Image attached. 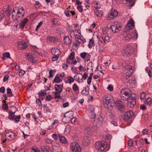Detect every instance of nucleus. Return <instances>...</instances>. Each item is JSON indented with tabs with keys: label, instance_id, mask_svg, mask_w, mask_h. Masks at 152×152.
<instances>
[{
	"label": "nucleus",
	"instance_id": "obj_21",
	"mask_svg": "<svg viewBox=\"0 0 152 152\" xmlns=\"http://www.w3.org/2000/svg\"><path fill=\"white\" fill-rule=\"evenodd\" d=\"M58 137L60 141L62 143L67 144L68 143L66 139L64 136L58 135Z\"/></svg>",
	"mask_w": 152,
	"mask_h": 152
},
{
	"label": "nucleus",
	"instance_id": "obj_41",
	"mask_svg": "<svg viewBox=\"0 0 152 152\" xmlns=\"http://www.w3.org/2000/svg\"><path fill=\"white\" fill-rule=\"evenodd\" d=\"M70 11H69V10L68 8H67L66 9V10L65 11L64 13L66 15L67 17H70V15L69 14V12Z\"/></svg>",
	"mask_w": 152,
	"mask_h": 152
},
{
	"label": "nucleus",
	"instance_id": "obj_42",
	"mask_svg": "<svg viewBox=\"0 0 152 152\" xmlns=\"http://www.w3.org/2000/svg\"><path fill=\"white\" fill-rule=\"evenodd\" d=\"M94 43V40L92 39H90L89 42V43L88 45L89 48H91L92 47V46L93 45Z\"/></svg>",
	"mask_w": 152,
	"mask_h": 152
},
{
	"label": "nucleus",
	"instance_id": "obj_38",
	"mask_svg": "<svg viewBox=\"0 0 152 152\" xmlns=\"http://www.w3.org/2000/svg\"><path fill=\"white\" fill-rule=\"evenodd\" d=\"M110 36L107 35L105 36L104 38V43L106 44L109 41Z\"/></svg>",
	"mask_w": 152,
	"mask_h": 152
},
{
	"label": "nucleus",
	"instance_id": "obj_6",
	"mask_svg": "<svg viewBox=\"0 0 152 152\" xmlns=\"http://www.w3.org/2000/svg\"><path fill=\"white\" fill-rule=\"evenodd\" d=\"M110 29H111L113 32L116 33L121 30V27L120 23L116 22L111 23Z\"/></svg>",
	"mask_w": 152,
	"mask_h": 152
},
{
	"label": "nucleus",
	"instance_id": "obj_15",
	"mask_svg": "<svg viewBox=\"0 0 152 152\" xmlns=\"http://www.w3.org/2000/svg\"><path fill=\"white\" fill-rule=\"evenodd\" d=\"M7 14V15H10V12L6 9L2 10L0 12V20L4 17L5 15Z\"/></svg>",
	"mask_w": 152,
	"mask_h": 152
},
{
	"label": "nucleus",
	"instance_id": "obj_34",
	"mask_svg": "<svg viewBox=\"0 0 152 152\" xmlns=\"http://www.w3.org/2000/svg\"><path fill=\"white\" fill-rule=\"evenodd\" d=\"M115 113L113 111H111L109 113V117L112 119H114L115 116Z\"/></svg>",
	"mask_w": 152,
	"mask_h": 152
},
{
	"label": "nucleus",
	"instance_id": "obj_25",
	"mask_svg": "<svg viewBox=\"0 0 152 152\" xmlns=\"http://www.w3.org/2000/svg\"><path fill=\"white\" fill-rule=\"evenodd\" d=\"M62 85L56 84L55 85V89L56 91H58L60 93H61L62 91Z\"/></svg>",
	"mask_w": 152,
	"mask_h": 152
},
{
	"label": "nucleus",
	"instance_id": "obj_14",
	"mask_svg": "<svg viewBox=\"0 0 152 152\" xmlns=\"http://www.w3.org/2000/svg\"><path fill=\"white\" fill-rule=\"evenodd\" d=\"M134 21L132 19H130L128 22L127 26L124 29L125 31H128L129 29H132L134 26Z\"/></svg>",
	"mask_w": 152,
	"mask_h": 152
},
{
	"label": "nucleus",
	"instance_id": "obj_12",
	"mask_svg": "<svg viewBox=\"0 0 152 152\" xmlns=\"http://www.w3.org/2000/svg\"><path fill=\"white\" fill-rule=\"evenodd\" d=\"M134 116L133 112L132 111H129L126 112L124 115V119L126 121L130 120Z\"/></svg>",
	"mask_w": 152,
	"mask_h": 152
},
{
	"label": "nucleus",
	"instance_id": "obj_30",
	"mask_svg": "<svg viewBox=\"0 0 152 152\" xmlns=\"http://www.w3.org/2000/svg\"><path fill=\"white\" fill-rule=\"evenodd\" d=\"M90 142V140L88 139L87 137L83 140L82 143L84 146H86L89 144Z\"/></svg>",
	"mask_w": 152,
	"mask_h": 152
},
{
	"label": "nucleus",
	"instance_id": "obj_54",
	"mask_svg": "<svg viewBox=\"0 0 152 152\" xmlns=\"http://www.w3.org/2000/svg\"><path fill=\"white\" fill-rule=\"evenodd\" d=\"M3 56H5L7 58H10V54L8 52H6L3 54Z\"/></svg>",
	"mask_w": 152,
	"mask_h": 152
},
{
	"label": "nucleus",
	"instance_id": "obj_7",
	"mask_svg": "<svg viewBox=\"0 0 152 152\" xmlns=\"http://www.w3.org/2000/svg\"><path fill=\"white\" fill-rule=\"evenodd\" d=\"M70 148L72 152H80L81 150L79 145L76 142L71 143Z\"/></svg>",
	"mask_w": 152,
	"mask_h": 152
},
{
	"label": "nucleus",
	"instance_id": "obj_37",
	"mask_svg": "<svg viewBox=\"0 0 152 152\" xmlns=\"http://www.w3.org/2000/svg\"><path fill=\"white\" fill-rule=\"evenodd\" d=\"M95 109L93 105H90L89 106L88 110L90 113H91L93 112Z\"/></svg>",
	"mask_w": 152,
	"mask_h": 152
},
{
	"label": "nucleus",
	"instance_id": "obj_51",
	"mask_svg": "<svg viewBox=\"0 0 152 152\" xmlns=\"http://www.w3.org/2000/svg\"><path fill=\"white\" fill-rule=\"evenodd\" d=\"M39 94L42 96H44L46 94V91L45 90H42L40 91Z\"/></svg>",
	"mask_w": 152,
	"mask_h": 152
},
{
	"label": "nucleus",
	"instance_id": "obj_46",
	"mask_svg": "<svg viewBox=\"0 0 152 152\" xmlns=\"http://www.w3.org/2000/svg\"><path fill=\"white\" fill-rule=\"evenodd\" d=\"M92 78V75L90 76L87 79V82L88 85H90L91 82Z\"/></svg>",
	"mask_w": 152,
	"mask_h": 152
},
{
	"label": "nucleus",
	"instance_id": "obj_27",
	"mask_svg": "<svg viewBox=\"0 0 152 152\" xmlns=\"http://www.w3.org/2000/svg\"><path fill=\"white\" fill-rule=\"evenodd\" d=\"M84 132L85 133L90 135L91 133L92 130L89 127L86 126L84 127Z\"/></svg>",
	"mask_w": 152,
	"mask_h": 152
},
{
	"label": "nucleus",
	"instance_id": "obj_35",
	"mask_svg": "<svg viewBox=\"0 0 152 152\" xmlns=\"http://www.w3.org/2000/svg\"><path fill=\"white\" fill-rule=\"evenodd\" d=\"M7 94L8 95V96L9 97H11L13 96V94L12 93L11 89L9 88L7 89Z\"/></svg>",
	"mask_w": 152,
	"mask_h": 152
},
{
	"label": "nucleus",
	"instance_id": "obj_55",
	"mask_svg": "<svg viewBox=\"0 0 152 152\" xmlns=\"http://www.w3.org/2000/svg\"><path fill=\"white\" fill-rule=\"evenodd\" d=\"M87 53H86L84 52L80 54V56L83 59H84L85 58L86 56L87 55Z\"/></svg>",
	"mask_w": 152,
	"mask_h": 152
},
{
	"label": "nucleus",
	"instance_id": "obj_29",
	"mask_svg": "<svg viewBox=\"0 0 152 152\" xmlns=\"http://www.w3.org/2000/svg\"><path fill=\"white\" fill-rule=\"evenodd\" d=\"M64 41L65 43L68 45H70L71 43V41L68 37H64Z\"/></svg>",
	"mask_w": 152,
	"mask_h": 152
},
{
	"label": "nucleus",
	"instance_id": "obj_59",
	"mask_svg": "<svg viewBox=\"0 0 152 152\" xmlns=\"http://www.w3.org/2000/svg\"><path fill=\"white\" fill-rule=\"evenodd\" d=\"M49 77L51 78L53 76V70L52 69H51L49 71Z\"/></svg>",
	"mask_w": 152,
	"mask_h": 152
},
{
	"label": "nucleus",
	"instance_id": "obj_62",
	"mask_svg": "<svg viewBox=\"0 0 152 152\" xmlns=\"http://www.w3.org/2000/svg\"><path fill=\"white\" fill-rule=\"evenodd\" d=\"M43 22L42 21H40L39 23H38V25H37L36 26V30L37 31L38 30V29L39 28L40 26L42 24Z\"/></svg>",
	"mask_w": 152,
	"mask_h": 152
},
{
	"label": "nucleus",
	"instance_id": "obj_9",
	"mask_svg": "<svg viewBox=\"0 0 152 152\" xmlns=\"http://www.w3.org/2000/svg\"><path fill=\"white\" fill-rule=\"evenodd\" d=\"M73 115L72 112H69L66 113L62 119V121L64 123H66L68 121L70 120V119L73 117Z\"/></svg>",
	"mask_w": 152,
	"mask_h": 152
},
{
	"label": "nucleus",
	"instance_id": "obj_11",
	"mask_svg": "<svg viewBox=\"0 0 152 152\" xmlns=\"http://www.w3.org/2000/svg\"><path fill=\"white\" fill-rule=\"evenodd\" d=\"M133 72L132 68V67L130 66L129 67L125 69L124 76L126 79H128L132 76Z\"/></svg>",
	"mask_w": 152,
	"mask_h": 152
},
{
	"label": "nucleus",
	"instance_id": "obj_45",
	"mask_svg": "<svg viewBox=\"0 0 152 152\" xmlns=\"http://www.w3.org/2000/svg\"><path fill=\"white\" fill-rule=\"evenodd\" d=\"M72 88L75 91H77L78 90V87L77 86V85L75 83L73 85Z\"/></svg>",
	"mask_w": 152,
	"mask_h": 152
},
{
	"label": "nucleus",
	"instance_id": "obj_8",
	"mask_svg": "<svg viewBox=\"0 0 152 152\" xmlns=\"http://www.w3.org/2000/svg\"><path fill=\"white\" fill-rule=\"evenodd\" d=\"M132 51V48L130 46L126 45L122 51L123 55L125 57L130 56Z\"/></svg>",
	"mask_w": 152,
	"mask_h": 152
},
{
	"label": "nucleus",
	"instance_id": "obj_33",
	"mask_svg": "<svg viewBox=\"0 0 152 152\" xmlns=\"http://www.w3.org/2000/svg\"><path fill=\"white\" fill-rule=\"evenodd\" d=\"M61 82V80L60 78L56 76L54 79L53 83H59Z\"/></svg>",
	"mask_w": 152,
	"mask_h": 152
},
{
	"label": "nucleus",
	"instance_id": "obj_16",
	"mask_svg": "<svg viewBox=\"0 0 152 152\" xmlns=\"http://www.w3.org/2000/svg\"><path fill=\"white\" fill-rule=\"evenodd\" d=\"M118 14V12L116 10H112L111 11L108 17L109 16V18H110V19H113L117 16Z\"/></svg>",
	"mask_w": 152,
	"mask_h": 152
},
{
	"label": "nucleus",
	"instance_id": "obj_63",
	"mask_svg": "<svg viewBox=\"0 0 152 152\" xmlns=\"http://www.w3.org/2000/svg\"><path fill=\"white\" fill-rule=\"evenodd\" d=\"M9 77V75H6L3 78V81L4 82L6 81L8 79Z\"/></svg>",
	"mask_w": 152,
	"mask_h": 152
},
{
	"label": "nucleus",
	"instance_id": "obj_32",
	"mask_svg": "<svg viewBox=\"0 0 152 152\" xmlns=\"http://www.w3.org/2000/svg\"><path fill=\"white\" fill-rule=\"evenodd\" d=\"M96 15L98 17H101L103 15V12L101 10H97L95 12Z\"/></svg>",
	"mask_w": 152,
	"mask_h": 152
},
{
	"label": "nucleus",
	"instance_id": "obj_4",
	"mask_svg": "<svg viewBox=\"0 0 152 152\" xmlns=\"http://www.w3.org/2000/svg\"><path fill=\"white\" fill-rule=\"evenodd\" d=\"M107 143L104 141L97 142L95 144L96 148L99 151H103L107 146Z\"/></svg>",
	"mask_w": 152,
	"mask_h": 152
},
{
	"label": "nucleus",
	"instance_id": "obj_22",
	"mask_svg": "<svg viewBox=\"0 0 152 152\" xmlns=\"http://www.w3.org/2000/svg\"><path fill=\"white\" fill-rule=\"evenodd\" d=\"M130 86L132 88L134 87L136 84L135 78L134 77H132L131 79L129 80Z\"/></svg>",
	"mask_w": 152,
	"mask_h": 152
},
{
	"label": "nucleus",
	"instance_id": "obj_52",
	"mask_svg": "<svg viewBox=\"0 0 152 152\" xmlns=\"http://www.w3.org/2000/svg\"><path fill=\"white\" fill-rule=\"evenodd\" d=\"M52 136L55 141H57L58 140V137L56 134H53Z\"/></svg>",
	"mask_w": 152,
	"mask_h": 152
},
{
	"label": "nucleus",
	"instance_id": "obj_17",
	"mask_svg": "<svg viewBox=\"0 0 152 152\" xmlns=\"http://www.w3.org/2000/svg\"><path fill=\"white\" fill-rule=\"evenodd\" d=\"M18 48L19 50L25 49L28 46L26 42L24 41L20 42L18 44Z\"/></svg>",
	"mask_w": 152,
	"mask_h": 152
},
{
	"label": "nucleus",
	"instance_id": "obj_61",
	"mask_svg": "<svg viewBox=\"0 0 152 152\" xmlns=\"http://www.w3.org/2000/svg\"><path fill=\"white\" fill-rule=\"evenodd\" d=\"M107 89L110 91H113V87L111 85H109L107 88Z\"/></svg>",
	"mask_w": 152,
	"mask_h": 152
},
{
	"label": "nucleus",
	"instance_id": "obj_20",
	"mask_svg": "<svg viewBox=\"0 0 152 152\" xmlns=\"http://www.w3.org/2000/svg\"><path fill=\"white\" fill-rule=\"evenodd\" d=\"M102 118H98L96 120H94V124L95 126H99L102 124Z\"/></svg>",
	"mask_w": 152,
	"mask_h": 152
},
{
	"label": "nucleus",
	"instance_id": "obj_2",
	"mask_svg": "<svg viewBox=\"0 0 152 152\" xmlns=\"http://www.w3.org/2000/svg\"><path fill=\"white\" fill-rule=\"evenodd\" d=\"M103 104L107 108L114 106V100L113 97L109 95L104 96L103 98Z\"/></svg>",
	"mask_w": 152,
	"mask_h": 152
},
{
	"label": "nucleus",
	"instance_id": "obj_39",
	"mask_svg": "<svg viewBox=\"0 0 152 152\" xmlns=\"http://www.w3.org/2000/svg\"><path fill=\"white\" fill-rule=\"evenodd\" d=\"M140 99L141 100H143L146 97V94L144 92H142L140 95Z\"/></svg>",
	"mask_w": 152,
	"mask_h": 152
},
{
	"label": "nucleus",
	"instance_id": "obj_10",
	"mask_svg": "<svg viewBox=\"0 0 152 152\" xmlns=\"http://www.w3.org/2000/svg\"><path fill=\"white\" fill-rule=\"evenodd\" d=\"M135 36H136L137 38V33L135 31H134V32H130L126 35H125L124 37L125 39L129 40L134 38Z\"/></svg>",
	"mask_w": 152,
	"mask_h": 152
},
{
	"label": "nucleus",
	"instance_id": "obj_36",
	"mask_svg": "<svg viewBox=\"0 0 152 152\" xmlns=\"http://www.w3.org/2000/svg\"><path fill=\"white\" fill-rule=\"evenodd\" d=\"M151 98H148L146 99L145 101V104L150 105L151 104Z\"/></svg>",
	"mask_w": 152,
	"mask_h": 152
},
{
	"label": "nucleus",
	"instance_id": "obj_57",
	"mask_svg": "<svg viewBox=\"0 0 152 152\" xmlns=\"http://www.w3.org/2000/svg\"><path fill=\"white\" fill-rule=\"evenodd\" d=\"M68 65L66 63H65L62 65V67L64 69H66L68 67Z\"/></svg>",
	"mask_w": 152,
	"mask_h": 152
},
{
	"label": "nucleus",
	"instance_id": "obj_60",
	"mask_svg": "<svg viewBox=\"0 0 152 152\" xmlns=\"http://www.w3.org/2000/svg\"><path fill=\"white\" fill-rule=\"evenodd\" d=\"M20 115H19L16 116L15 118V121L17 122H18L19 121L20 119Z\"/></svg>",
	"mask_w": 152,
	"mask_h": 152
},
{
	"label": "nucleus",
	"instance_id": "obj_5",
	"mask_svg": "<svg viewBox=\"0 0 152 152\" xmlns=\"http://www.w3.org/2000/svg\"><path fill=\"white\" fill-rule=\"evenodd\" d=\"M114 106H115L117 109L121 112H125L126 110V108L123 103L119 100L114 101Z\"/></svg>",
	"mask_w": 152,
	"mask_h": 152
},
{
	"label": "nucleus",
	"instance_id": "obj_48",
	"mask_svg": "<svg viewBox=\"0 0 152 152\" xmlns=\"http://www.w3.org/2000/svg\"><path fill=\"white\" fill-rule=\"evenodd\" d=\"M123 3L129 4L132 2L133 0H121Z\"/></svg>",
	"mask_w": 152,
	"mask_h": 152
},
{
	"label": "nucleus",
	"instance_id": "obj_3",
	"mask_svg": "<svg viewBox=\"0 0 152 152\" xmlns=\"http://www.w3.org/2000/svg\"><path fill=\"white\" fill-rule=\"evenodd\" d=\"M127 101V105L129 108L133 107L136 103V95L134 94H130L127 98H125Z\"/></svg>",
	"mask_w": 152,
	"mask_h": 152
},
{
	"label": "nucleus",
	"instance_id": "obj_49",
	"mask_svg": "<svg viewBox=\"0 0 152 152\" xmlns=\"http://www.w3.org/2000/svg\"><path fill=\"white\" fill-rule=\"evenodd\" d=\"M18 25H19V28L22 29L23 28L26 24H25L24 23L21 22L20 23H19Z\"/></svg>",
	"mask_w": 152,
	"mask_h": 152
},
{
	"label": "nucleus",
	"instance_id": "obj_40",
	"mask_svg": "<svg viewBox=\"0 0 152 152\" xmlns=\"http://www.w3.org/2000/svg\"><path fill=\"white\" fill-rule=\"evenodd\" d=\"M75 56V53L74 52H72L69 55V60H72L74 59Z\"/></svg>",
	"mask_w": 152,
	"mask_h": 152
},
{
	"label": "nucleus",
	"instance_id": "obj_43",
	"mask_svg": "<svg viewBox=\"0 0 152 152\" xmlns=\"http://www.w3.org/2000/svg\"><path fill=\"white\" fill-rule=\"evenodd\" d=\"M36 102L39 106L40 107L42 106L41 102L39 99H37L36 100Z\"/></svg>",
	"mask_w": 152,
	"mask_h": 152
},
{
	"label": "nucleus",
	"instance_id": "obj_50",
	"mask_svg": "<svg viewBox=\"0 0 152 152\" xmlns=\"http://www.w3.org/2000/svg\"><path fill=\"white\" fill-rule=\"evenodd\" d=\"M60 93L58 92H56L54 94L55 98L56 99H59L60 97Z\"/></svg>",
	"mask_w": 152,
	"mask_h": 152
},
{
	"label": "nucleus",
	"instance_id": "obj_28",
	"mask_svg": "<svg viewBox=\"0 0 152 152\" xmlns=\"http://www.w3.org/2000/svg\"><path fill=\"white\" fill-rule=\"evenodd\" d=\"M15 112H13L12 111H10L9 114L8 118L11 120H14V118L15 117Z\"/></svg>",
	"mask_w": 152,
	"mask_h": 152
},
{
	"label": "nucleus",
	"instance_id": "obj_24",
	"mask_svg": "<svg viewBox=\"0 0 152 152\" xmlns=\"http://www.w3.org/2000/svg\"><path fill=\"white\" fill-rule=\"evenodd\" d=\"M89 87L87 86L85 87V89L82 91L81 93L83 95H87L89 94Z\"/></svg>",
	"mask_w": 152,
	"mask_h": 152
},
{
	"label": "nucleus",
	"instance_id": "obj_58",
	"mask_svg": "<svg viewBox=\"0 0 152 152\" xmlns=\"http://www.w3.org/2000/svg\"><path fill=\"white\" fill-rule=\"evenodd\" d=\"M46 142L47 143H51L53 142V140L49 138H47L46 140Z\"/></svg>",
	"mask_w": 152,
	"mask_h": 152
},
{
	"label": "nucleus",
	"instance_id": "obj_18",
	"mask_svg": "<svg viewBox=\"0 0 152 152\" xmlns=\"http://www.w3.org/2000/svg\"><path fill=\"white\" fill-rule=\"evenodd\" d=\"M15 134V133L12 132L6 133L5 136L9 140H11L14 138Z\"/></svg>",
	"mask_w": 152,
	"mask_h": 152
},
{
	"label": "nucleus",
	"instance_id": "obj_64",
	"mask_svg": "<svg viewBox=\"0 0 152 152\" xmlns=\"http://www.w3.org/2000/svg\"><path fill=\"white\" fill-rule=\"evenodd\" d=\"M52 97L50 95H48L46 96L45 99V101H49L51 100Z\"/></svg>",
	"mask_w": 152,
	"mask_h": 152
},
{
	"label": "nucleus",
	"instance_id": "obj_13",
	"mask_svg": "<svg viewBox=\"0 0 152 152\" xmlns=\"http://www.w3.org/2000/svg\"><path fill=\"white\" fill-rule=\"evenodd\" d=\"M130 93V90L128 88L122 89L120 91V95L121 97L124 98L125 96H128Z\"/></svg>",
	"mask_w": 152,
	"mask_h": 152
},
{
	"label": "nucleus",
	"instance_id": "obj_26",
	"mask_svg": "<svg viewBox=\"0 0 152 152\" xmlns=\"http://www.w3.org/2000/svg\"><path fill=\"white\" fill-rule=\"evenodd\" d=\"M27 58L28 60L29 61L31 62H35V58L30 53L28 54L27 56Z\"/></svg>",
	"mask_w": 152,
	"mask_h": 152
},
{
	"label": "nucleus",
	"instance_id": "obj_23",
	"mask_svg": "<svg viewBox=\"0 0 152 152\" xmlns=\"http://www.w3.org/2000/svg\"><path fill=\"white\" fill-rule=\"evenodd\" d=\"M47 39L52 42H58V39L55 37L49 36L47 38Z\"/></svg>",
	"mask_w": 152,
	"mask_h": 152
},
{
	"label": "nucleus",
	"instance_id": "obj_31",
	"mask_svg": "<svg viewBox=\"0 0 152 152\" xmlns=\"http://www.w3.org/2000/svg\"><path fill=\"white\" fill-rule=\"evenodd\" d=\"M75 39L76 40L79 42H82L83 43L85 42L84 41L81 39L79 35H77L75 36Z\"/></svg>",
	"mask_w": 152,
	"mask_h": 152
},
{
	"label": "nucleus",
	"instance_id": "obj_19",
	"mask_svg": "<svg viewBox=\"0 0 152 152\" xmlns=\"http://www.w3.org/2000/svg\"><path fill=\"white\" fill-rule=\"evenodd\" d=\"M51 52L53 55L55 56H58L61 53L60 50L56 48H52L51 50Z\"/></svg>",
	"mask_w": 152,
	"mask_h": 152
},
{
	"label": "nucleus",
	"instance_id": "obj_56",
	"mask_svg": "<svg viewBox=\"0 0 152 152\" xmlns=\"http://www.w3.org/2000/svg\"><path fill=\"white\" fill-rule=\"evenodd\" d=\"M77 10L80 12L82 13L83 11L82 6L81 5H78L77 7Z\"/></svg>",
	"mask_w": 152,
	"mask_h": 152
},
{
	"label": "nucleus",
	"instance_id": "obj_1",
	"mask_svg": "<svg viewBox=\"0 0 152 152\" xmlns=\"http://www.w3.org/2000/svg\"><path fill=\"white\" fill-rule=\"evenodd\" d=\"M25 12L21 7H15L12 12V18L14 21H19L24 16Z\"/></svg>",
	"mask_w": 152,
	"mask_h": 152
},
{
	"label": "nucleus",
	"instance_id": "obj_47",
	"mask_svg": "<svg viewBox=\"0 0 152 152\" xmlns=\"http://www.w3.org/2000/svg\"><path fill=\"white\" fill-rule=\"evenodd\" d=\"M68 80L69 81V83L70 84L74 81V79L71 76L69 77L68 79Z\"/></svg>",
	"mask_w": 152,
	"mask_h": 152
},
{
	"label": "nucleus",
	"instance_id": "obj_53",
	"mask_svg": "<svg viewBox=\"0 0 152 152\" xmlns=\"http://www.w3.org/2000/svg\"><path fill=\"white\" fill-rule=\"evenodd\" d=\"M3 109L4 110H7L8 108V106L7 104H4L2 105Z\"/></svg>",
	"mask_w": 152,
	"mask_h": 152
},
{
	"label": "nucleus",
	"instance_id": "obj_44",
	"mask_svg": "<svg viewBox=\"0 0 152 152\" xmlns=\"http://www.w3.org/2000/svg\"><path fill=\"white\" fill-rule=\"evenodd\" d=\"M128 144L130 146L133 147L134 146V144L133 140H130L128 141Z\"/></svg>",
	"mask_w": 152,
	"mask_h": 152
}]
</instances>
